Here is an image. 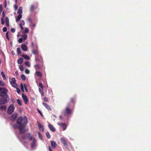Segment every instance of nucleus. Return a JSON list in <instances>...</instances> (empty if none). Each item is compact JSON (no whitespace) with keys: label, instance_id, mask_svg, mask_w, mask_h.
<instances>
[{"label":"nucleus","instance_id":"nucleus-1","mask_svg":"<svg viewBox=\"0 0 151 151\" xmlns=\"http://www.w3.org/2000/svg\"><path fill=\"white\" fill-rule=\"evenodd\" d=\"M27 123V119L26 116H24L23 117L22 116H19L17 119V123L19 125V130L20 134H22L26 132V131L24 128Z\"/></svg>","mask_w":151,"mask_h":151},{"label":"nucleus","instance_id":"nucleus-2","mask_svg":"<svg viewBox=\"0 0 151 151\" xmlns=\"http://www.w3.org/2000/svg\"><path fill=\"white\" fill-rule=\"evenodd\" d=\"M9 100V98L8 96L0 98V109L1 111L6 110V105L2 106V104H6Z\"/></svg>","mask_w":151,"mask_h":151},{"label":"nucleus","instance_id":"nucleus-3","mask_svg":"<svg viewBox=\"0 0 151 151\" xmlns=\"http://www.w3.org/2000/svg\"><path fill=\"white\" fill-rule=\"evenodd\" d=\"M2 91L0 93V96L1 97V98H4L8 96L7 93L8 92V90L6 88L4 87H0V91Z\"/></svg>","mask_w":151,"mask_h":151},{"label":"nucleus","instance_id":"nucleus-4","mask_svg":"<svg viewBox=\"0 0 151 151\" xmlns=\"http://www.w3.org/2000/svg\"><path fill=\"white\" fill-rule=\"evenodd\" d=\"M33 136L30 135L29 133H27L23 134L22 136V138L23 139L26 140L27 138L29 141H31L33 139Z\"/></svg>","mask_w":151,"mask_h":151},{"label":"nucleus","instance_id":"nucleus-5","mask_svg":"<svg viewBox=\"0 0 151 151\" xmlns=\"http://www.w3.org/2000/svg\"><path fill=\"white\" fill-rule=\"evenodd\" d=\"M14 107L13 104L10 105L8 107L7 109V113L9 114H11L14 111Z\"/></svg>","mask_w":151,"mask_h":151},{"label":"nucleus","instance_id":"nucleus-6","mask_svg":"<svg viewBox=\"0 0 151 151\" xmlns=\"http://www.w3.org/2000/svg\"><path fill=\"white\" fill-rule=\"evenodd\" d=\"M72 106L70 103H68V106L65 109V112L68 114H70L72 113V109H70Z\"/></svg>","mask_w":151,"mask_h":151},{"label":"nucleus","instance_id":"nucleus-7","mask_svg":"<svg viewBox=\"0 0 151 151\" xmlns=\"http://www.w3.org/2000/svg\"><path fill=\"white\" fill-rule=\"evenodd\" d=\"M60 140L62 143H63V144L64 145V146L67 149H68L69 148V147L67 143V140L64 138L63 137L60 138Z\"/></svg>","mask_w":151,"mask_h":151},{"label":"nucleus","instance_id":"nucleus-8","mask_svg":"<svg viewBox=\"0 0 151 151\" xmlns=\"http://www.w3.org/2000/svg\"><path fill=\"white\" fill-rule=\"evenodd\" d=\"M10 82L12 86L14 88H16L17 84L16 83V80L15 78H12L10 81Z\"/></svg>","mask_w":151,"mask_h":151},{"label":"nucleus","instance_id":"nucleus-9","mask_svg":"<svg viewBox=\"0 0 151 151\" xmlns=\"http://www.w3.org/2000/svg\"><path fill=\"white\" fill-rule=\"evenodd\" d=\"M33 141L31 143V147L32 148H33L36 146V140L35 138L33 137Z\"/></svg>","mask_w":151,"mask_h":151},{"label":"nucleus","instance_id":"nucleus-10","mask_svg":"<svg viewBox=\"0 0 151 151\" xmlns=\"http://www.w3.org/2000/svg\"><path fill=\"white\" fill-rule=\"evenodd\" d=\"M32 52L33 54L36 55L38 54L39 52L38 51V47L36 46V48H33V49L32 50Z\"/></svg>","mask_w":151,"mask_h":151},{"label":"nucleus","instance_id":"nucleus-11","mask_svg":"<svg viewBox=\"0 0 151 151\" xmlns=\"http://www.w3.org/2000/svg\"><path fill=\"white\" fill-rule=\"evenodd\" d=\"M22 97L25 103L26 104H27L28 101V99L27 96L26 95H24V93H23L22 94Z\"/></svg>","mask_w":151,"mask_h":151},{"label":"nucleus","instance_id":"nucleus-12","mask_svg":"<svg viewBox=\"0 0 151 151\" xmlns=\"http://www.w3.org/2000/svg\"><path fill=\"white\" fill-rule=\"evenodd\" d=\"M17 116V114L15 113L12 114L11 116V119L12 121H14L16 119Z\"/></svg>","mask_w":151,"mask_h":151},{"label":"nucleus","instance_id":"nucleus-13","mask_svg":"<svg viewBox=\"0 0 151 151\" xmlns=\"http://www.w3.org/2000/svg\"><path fill=\"white\" fill-rule=\"evenodd\" d=\"M75 101V98H72L70 99V102L69 103H70L72 106L73 107L74 106Z\"/></svg>","mask_w":151,"mask_h":151},{"label":"nucleus","instance_id":"nucleus-14","mask_svg":"<svg viewBox=\"0 0 151 151\" xmlns=\"http://www.w3.org/2000/svg\"><path fill=\"white\" fill-rule=\"evenodd\" d=\"M51 145L53 149H55L57 146V144L56 142L54 141H51Z\"/></svg>","mask_w":151,"mask_h":151},{"label":"nucleus","instance_id":"nucleus-15","mask_svg":"<svg viewBox=\"0 0 151 151\" xmlns=\"http://www.w3.org/2000/svg\"><path fill=\"white\" fill-rule=\"evenodd\" d=\"M42 104L48 110L50 111H51V108L47 104L44 102H43L42 103Z\"/></svg>","mask_w":151,"mask_h":151},{"label":"nucleus","instance_id":"nucleus-16","mask_svg":"<svg viewBox=\"0 0 151 151\" xmlns=\"http://www.w3.org/2000/svg\"><path fill=\"white\" fill-rule=\"evenodd\" d=\"M38 125L39 130L43 132L44 128L42 125L39 122L38 123Z\"/></svg>","mask_w":151,"mask_h":151},{"label":"nucleus","instance_id":"nucleus-17","mask_svg":"<svg viewBox=\"0 0 151 151\" xmlns=\"http://www.w3.org/2000/svg\"><path fill=\"white\" fill-rule=\"evenodd\" d=\"M21 48L24 51H27L28 50V47L25 45L23 44L21 45Z\"/></svg>","mask_w":151,"mask_h":151},{"label":"nucleus","instance_id":"nucleus-18","mask_svg":"<svg viewBox=\"0 0 151 151\" xmlns=\"http://www.w3.org/2000/svg\"><path fill=\"white\" fill-rule=\"evenodd\" d=\"M48 127L52 131L54 132L55 131V128L52 125L49 124Z\"/></svg>","mask_w":151,"mask_h":151},{"label":"nucleus","instance_id":"nucleus-19","mask_svg":"<svg viewBox=\"0 0 151 151\" xmlns=\"http://www.w3.org/2000/svg\"><path fill=\"white\" fill-rule=\"evenodd\" d=\"M22 13V7H19L17 11V14H21Z\"/></svg>","mask_w":151,"mask_h":151},{"label":"nucleus","instance_id":"nucleus-20","mask_svg":"<svg viewBox=\"0 0 151 151\" xmlns=\"http://www.w3.org/2000/svg\"><path fill=\"white\" fill-rule=\"evenodd\" d=\"M23 62V59L22 58H19L17 60V63L19 64H21Z\"/></svg>","mask_w":151,"mask_h":151},{"label":"nucleus","instance_id":"nucleus-21","mask_svg":"<svg viewBox=\"0 0 151 151\" xmlns=\"http://www.w3.org/2000/svg\"><path fill=\"white\" fill-rule=\"evenodd\" d=\"M22 56L23 57L24 59L27 60H30V57L28 55H25V54H23L22 55Z\"/></svg>","mask_w":151,"mask_h":151},{"label":"nucleus","instance_id":"nucleus-22","mask_svg":"<svg viewBox=\"0 0 151 151\" xmlns=\"http://www.w3.org/2000/svg\"><path fill=\"white\" fill-rule=\"evenodd\" d=\"M5 21L6 23V25L7 27H9V19L7 17H5Z\"/></svg>","mask_w":151,"mask_h":151},{"label":"nucleus","instance_id":"nucleus-23","mask_svg":"<svg viewBox=\"0 0 151 151\" xmlns=\"http://www.w3.org/2000/svg\"><path fill=\"white\" fill-rule=\"evenodd\" d=\"M60 125L63 130H65L66 128V124L65 123H61Z\"/></svg>","mask_w":151,"mask_h":151},{"label":"nucleus","instance_id":"nucleus-24","mask_svg":"<svg viewBox=\"0 0 151 151\" xmlns=\"http://www.w3.org/2000/svg\"><path fill=\"white\" fill-rule=\"evenodd\" d=\"M36 60L37 62H42V59L40 57H36Z\"/></svg>","mask_w":151,"mask_h":151},{"label":"nucleus","instance_id":"nucleus-25","mask_svg":"<svg viewBox=\"0 0 151 151\" xmlns=\"http://www.w3.org/2000/svg\"><path fill=\"white\" fill-rule=\"evenodd\" d=\"M22 17V15L21 14H19L16 19V21L17 22L19 21Z\"/></svg>","mask_w":151,"mask_h":151},{"label":"nucleus","instance_id":"nucleus-26","mask_svg":"<svg viewBox=\"0 0 151 151\" xmlns=\"http://www.w3.org/2000/svg\"><path fill=\"white\" fill-rule=\"evenodd\" d=\"M38 76L41 77L42 76V75L41 73L39 71H36L35 73Z\"/></svg>","mask_w":151,"mask_h":151},{"label":"nucleus","instance_id":"nucleus-27","mask_svg":"<svg viewBox=\"0 0 151 151\" xmlns=\"http://www.w3.org/2000/svg\"><path fill=\"white\" fill-rule=\"evenodd\" d=\"M22 37L23 40H25L27 39V36L26 34H24L22 36Z\"/></svg>","mask_w":151,"mask_h":151},{"label":"nucleus","instance_id":"nucleus-28","mask_svg":"<svg viewBox=\"0 0 151 151\" xmlns=\"http://www.w3.org/2000/svg\"><path fill=\"white\" fill-rule=\"evenodd\" d=\"M34 67L36 70H39L40 68V67L38 64H37L35 65Z\"/></svg>","mask_w":151,"mask_h":151},{"label":"nucleus","instance_id":"nucleus-29","mask_svg":"<svg viewBox=\"0 0 151 151\" xmlns=\"http://www.w3.org/2000/svg\"><path fill=\"white\" fill-rule=\"evenodd\" d=\"M34 9V5H32L30 7V11L31 12H32L33 11Z\"/></svg>","mask_w":151,"mask_h":151},{"label":"nucleus","instance_id":"nucleus-30","mask_svg":"<svg viewBox=\"0 0 151 151\" xmlns=\"http://www.w3.org/2000/svg\"><path fill=\"white\" fill-rule=\"evenodd\" d=\"M25 64L26 65L28 66L29 67H30V63L29 61H27L25 63Z\"/></svg>","mask_w":151,"mask_h":151},{"label":"nucleus","instance_id":"nucleus-31","mask_svg":"<svg viewBox=\"0 0 151 151\" xmlns=\"http://www.w3.org/2000/svg\"><path fill=\"white\" fill-rule=\"evenodd\" d=\"M25 24V22L23 20H21L20 21V23L19 24V25H24Z\"/></svg>","mask_w":151,"mask_h":151},{"label":"nucleus","instance_id":"nucleus-32","mask_svg":"<svg viewBox=\"0 0 151 151\" xmlns=\"http://www.w3.org/2000/svg\"><path fill=\"white\" fill-rule=\"evenodd\" d=\"M17 53L18 54H21V51L20 49V48L18 47L17 48Z\"/></svg>","mask_w":151,"mask_h":151},{"label":"nucleus","instance_id":"nucleus-33","mask_svg":"<svg viewBox=\"0 0 151 151\" xmlns=\"http://www.w3.org/2000/svg\"><path fill=\"white\" fill-rule=\"evenodd\" d=\"M21 78L23 81L26 80L25 76L23 74H22L21 75Z\"/></svg>","mask_w":151,"mask_h":151},{"label":"nucleus","instance_id":"nucleus-34","mask_svg":"<svg viewBox=\"0 0 151 151\" xmlns=\"http://www.w3.org/2000/svg\"><path fill=\"white\" fill-rule=\"evenodd\" d=\"M1 75L3 78V79L4 80H5L6 79V78L4 72L3 71H1Z\"/></svg>","mask_w":151,"mask_h":151},{"label":"nucleus","instance_id":"nucleus-35","mask_svg":"<svg viewBox=\"0 0 151 151\" xmlns=\"http://www.w3.org/2000/svg\"><path fill=\"white\" fill-rule=\"evenodd\" d=\"M17 102L19 105H22V103H21V101L19 99H17Z\"/></svg>","mask_w":151,"mask_h":151},{"label":"nucleus","instance_id":"nucleus-36","mask_svg":"<svg viewBox=\"0 0 151 151\" xmlns=\"http://www.w3.org/2000/svg\"><path fill=\"white\" fill-rule=\"evenodd\" d=\"M45 134L46 137H47L49 139L50 138V136L49 134V133L48 132H46Z\"/></svg>","mask_w":151,"mask_h":151},{"label":"nucleus","instance_id":"nucleus-37","mask_svg":"<svg viewBox=\"0 0 151 151\" xmlns=\"http://www.w3.org/2000/svg\"><path fill=\"white\" fill-rule=\"evenodd\" d=\"M13 128L14 129H17V128H18L19 129V126H18L17 124H14L13 125Z\"/></svg>","mask_w":151,"mask_h":151},{"label":"nucleus","instance_id":"nucleus-38","mask_svg":"<svg viewBox=\"0 0 151 151\" xmlns=\"http://www.w3.org/2000/svg\"><path fill=\"white\" fill-rule=\"evenodd\" d=\"M29 29L27 28H25L23 32L24 33H27L29 32Z\"/></svg>","mask_w":151,"mask_h":151},{"label":"nucleus","instance_id":"nucleus-39","mask_svg":"<svg viewBox=\"0 0 151 151\" xmlns=\"http://www.w3.org/2000/svg\"><path fill=\"white\" fill-rule=\"evenodd\" d=\"M32 45L33 48H35L36 46H37L36 44L34 43L33 42L32 43Z\"/></svg>","mask_w":151,"mask_h":151},{"label":"nucleus","instance_id":"nucleus-40","mask_svg":"<svg viewBox=\"0 0 151 151\" xmlns=\"http://www.w3.org/2000/svg\"><path fill=\"white\" fill-rule=\"evenodd\" d=\"M19 68L20 69V70L22 71H23L24 70V68L23 67V65H20L19 66Z\"/></svg>","mask_w":151,"mask_h":151},{"label":"nucleus","instance_id":"nucleus-41","mask_svg":"<svg viewBox=\"0 0 151 151\" xmlns=\"http://www.w3.org/2000/svg\"><path fill=\"white\" fill-rule=\"evenodd\" d=\"M38 134L40 138L41 139H42V137L41 134L40 132H38Z\"/></svg>","mask_w":151,"mask_h":151},{"label":"nucleus","instance_id":"nucleus-42","mask_svg":"<svg viewBox=\"0 0 151 151\" xmlns=\"http://www.w3.org/2000/svg\"><path fill=\"white\" fill-rule=\"evenodd\" d=\"M6 37L7 39L9 40V33L8 32H7L6 33Z\"/></svg>","mask_w":151,"mask_h":151},{"label":"nucleus","instance_id":"nucleus-43","mask_svg":"<svg viewBox=\"0 0 151 151\" xmlns=\"http://www.w3.org/2000/svg\"><path fill=\"white\" fill-rule=\"evenodd\" d=\"M2 30L3 32H6L7 30V28L6 27H4L3 28Z\"/></svg>","mask_w":151,"mask_h":151},{"label":"nucleus","instance_id":"nucleus-44","mask_svg":"<svg viewBox=\"0 0 151 151\" xmlns=\"http://www.w3.org/2000/svg\"><path fill=\"white\" fill-rule=\"evenodd\" d=\"M39 85L40 87L41 88H42V89L43 88V86L42 84V83H39Z\"/></svg>","mask_w":151,"mask_h":151},{"label":"nucleus","instance_id":"nucleus-45","mask_svg":"<svg viewBox=\"0 0 151 151\" xmlns=\"http://www.w3.org/2000/svg\"><path fill=\"white\" fill-rule=\"evenodd\" d=\"M23 40L22 38H19L18 40V42L19 43H22L23 41Z\"/></svg>","mask_w":151,"mask_h":151},{"label":"nucleus","instance_id":"nucleus-46","mask_svg":"<svg viewBox=\"0 0 151 151\" xmlns=\"http://www.w3.org/2000/svg\"><path fill=\"white\" fill-rule=\"evenodd\" d=\"M5 17V13L4 11H3L2 13V17L1 18L4 19Z\"/></svg>","mask_w":151,"mask_h":151},{"label":"nucleus","instance_id":"nucleus-47","mask_svg":"<svg viewBox=\"0 0 151 151\" xmlns=\"http://www.w3.org/2000/svg\"><path fill=\"white\" fill-rule=\"evenodd\" d=\"M0 85H1L2 86H3L4 85V83L3 82L0 81Z\"/></svg>","mask_w":151,"mask_h":151},{"label":"nucleus","instance_id":"nucleus-48","mask_svg":"<svg viewBox=\"0 0 151 151\" xmlns=\"http://www.w3.org/2000/svg\"><path fill=\"white\" fill-rule=\"evenodd\" d=\"M15 88L16 89V91L18 93H19L20 92L19 89L18 88H17V87H16Z\"/></svg>","mask_w":151,"mask_h":151},{"label":"nucleus","instance_id":"nucleus-49","mask_svg":"<svg viewBox=\"0 0 151 151\" xmlns=\"http://www.w3.org/2000/svg\"><path fill=\"white\" fill-rule=\"evenodd\" d=\"M11 31L12 32H14L15 31V29L14 28H12L11 29Z\"/></svg>","mask_w":151,"mask_h":151},{"label":"nucleus","instance_id":"nucleus-50","mask_svg":"<svg viewBox=\"0 0 151 151\" xmlns=\"http://www.w3.org/2000/svg\"><path fill=\"white\" fill-rule=\"evenodd\" d=\"M44 101L45 102H48V99L46 97H44Z\"/></svg>","mask_w":151,"mask_h":151},{"label":"nucleus","instance_id":"nucleus-51","mask_svg":"<svg viewBox=\"0 0 151 151\" xmlns=\"http://www.w3.org/2000/svg\"><path fill=\"white\" fill-rule=\"evenodd\" d=\"M25 73L27 74H28L29 73V71L28 70L26 69L25 70Z\"/></svg>","mask_w":151,"mask_h":151},{"label":"nucleus","instance_id":"nucleus-52","mask_svg":"<svg viewBox=\"0 0 151 151\" xmlns=\"http://www.w3.org/2000/svg\"><path fill=\"white\" fill-rule=\"evenodd\" d=\"M1 24H4V19L1 18Z\"/></svg>","mask_w":151,"mask_h":151},{"label":"nucleus","instance_id":"nucleus-53","mask_svg":"<svg viewBox=\"0 0 151 151\" xmlns=\"http://www.w3.org/2000/svg\"><path fill=\"white\" fill-rule=\"evenodd\" d=\"M3 11L2 7L1 5H0V12L1 13Z\"/></svg>","mask_w":151,"mask_h":151},{"label":"nucleus","instance_id":"nucleus-54","mask_svg":"<svg viewBox=\"0 0 151 151\" xmlns=\"http://www.w3.org/2000/svg\"><path fill=\"white\" fill-rule=\"evenodd\" d=\"M43 89H42V88H39V92L41 93V92L42 93V92H43Z\"/></svg>","mask_w":151,"mask_h":151},{"label":"nucleus","instance_id":"nucleus-55","mask_svg":"<svg viewBox=\"0 0 151 151\" xmlns=\"http://www.w3.org/2000/svg\"><path fill=\"white\" fill-rule=\"evenodd\" d=\"M27 20H28V22H30V23H32V20L30 18H28L27 19Z\"/></svg>","mask_w":151,"mask_h":151},{"label":"nucleus","instance_id":"nucleus-56","mask_svg":"<svg viewBox=\"0 0 151 151\" xmlns=\"http://www.w3.org/2000/svg\"><path fill=\"white\" fill-rule=\"evenodd\" d=\"M37 111H38V112L40 113V115L42 116H43V115L42 114V113H41V111L39 110V109H37Z\"/></svg>","mask_w":151,"mask_h":151},{"label":"nucleus","instance_id":"nucleus-57","mask_svg":"<svg viewBox=\"0 0 151 151\" xmlns=\"http://www.w3.org/2000/svg\"><path fill=\"white\" fill-rule=\"evenodd\" d=\"M20 86L22 90H23L24 91V87L23 84L22 83L20 84Z\"/></svg>","mask_w":151,"mask_h":151},{"label":"nucleus","instance_id":"nucleus-58","mask_svg":"<svg viewBox=\"0 0 151 151\" xmlns=\"http://www.w3.org/2000/svg\"><path fill=\"white\" fill-rule=\"evenodd\" d=\"M36 26V24H31L30 25V26L33 28L35 27Z\"/></svg>","mask_w":151,"mask_h":151},{"label":"nucleus","instance_id":"nucleus-59","mask_svg":"<svg viewBox=\"0 0 151 151\" xmlns=\"http://www.w3.org/2000/svg\"><path fill=\"white\" fill-rule=\"evenodd\" d=\"M14 8L15 10H16L18 9V6L16 4H15L14 6Z\"/></svg>","mask_w":151,"mask_h":151},{"label":"nucleus","instance_id":"nucleus-60","mask_svg":"<svg viewBox=\"0 0 151 151\" xmlns=\"http://www.w3.org/2000/svg\"><path fill=\"white\" fill-rule=\"evenodd\" d=\"M48 149L49 151H52L50 146L48 147Z\"/></svg>","mask_w":151,"mask_h":151},{"label":"nucleus","instance_id":"nucleus-61","mask_svg":"<svg viewBox=\"0 0 151 151\" xmlns=\"http://www.w3.org/2000/svg\"><path fill=\"white\" fill-rule=\"evenodd\" d=\"M40 93L41 94V96H44V93L43 92H42H42L41 93Z\"/></svg>","mask_w":151,"mask_h":151},{"label":"nucleus","instance_id":"nucleus-62","mask_svg":"<svg viewBox=\"0 0 151 151\" xmlns=\"http://www.w3.org/2000/svg\"><path fill=\"white\" fill-rule=\"evenodd\" d=\"M20 27V28L22 29H24V27H22V25H19Z\"/></svg>","mask_w":151,"mask_h":151},{"label":"nucleus","instance_id":"nucleus-63","mask_svg":"<svg viewBox=\"0 0 151 151\" xmlns=\"http://www.w3.org/2000/svg\"><path fill=\"white\" fill-rule=\"evenodd\" d=\"M12 101V102L13 103H14V99H11Z\"/></svg>","mask_w":151,"mask_h":151},{"label":"nucleus","instance_id":"nucleus-64","mask_svg":"<svg viewBox=\"0 0 151 151\" xmlns=\"http://www.w3.org/2000/svg\"><path fill=\"white\" fill-rule=\"evenodd\" d=\"M1 63V60L0 59V64Z\"/></svg>","mask_w":151,"mask_h":151}]
</instances>
